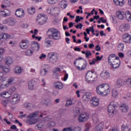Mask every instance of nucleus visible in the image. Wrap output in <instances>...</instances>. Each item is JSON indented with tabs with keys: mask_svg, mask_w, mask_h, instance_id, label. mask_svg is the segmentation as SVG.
Instances as JSON below:
<instances>
[{
	"mask_svg": "<svg viewBox=\"0 0 131 131\" xmlns=\"http://www.w3.org/2000/svg\"><path fill=\"white\" fill-rule=\"evenodd\" d=\"M96 92L97 95L106 97L111 93V86L107 83L100 84L96 86Z\"/></svg>",
	"mask_w": 131,
	"mask_h": 131,
	"instance_id": "f257e3e1",
	"label": "nucleus"
},
{
	"mask_svg": "<svg viewBox=\"0 0 131 131\" xmlns=\"http://www.w3.org/2000/svg\"><path fill=\"white\" fill-rule=\"evenodd\" d=\"M107 63L113 69L119 68L120 64H121L119 57L114 54H110L108 56Z\"/></svg>",
	"mask_w": 131,
	"mask_h": 131,
	"instance_id": "f03ea898",
	"label": "nucleus"
},
{
	"mask_svg": "<svg viewBox=\"0 0 131 131\" xmlns=\"http://www.w3.org/2000/svg\"><path fill=\"white\" fill-rule=\"evenodd\" d=\"M21 99V97L18 93H15L11 96V98L7 100H5L2 102V105L5 107H7V104L8 103H10L12 104V105H16V104H18L19 102H20V100Z\"/></svg>",
	"mask_w": 131,
	"mask_h": 131,
	"instance_id": "7ed1b4c3",
	"label": "nucleus"
},
{
	"mask_svg": "<svg viewBox=\"0 0 131 131\" xmlns=\"http://www.w3.org/2000/svg\"><path fill=\"white\" fill-rule=\"evenodd\" d=\"M74 65L78 70H84L88 66V62L82 57L77 58L74 61Z\"/></svg>",
	"mask_w": 131,
	"mask_h": 131,
	"instance_id": "20e7f679",
	"label": "nucleus"
},
{
	"mask_svg": "<svg viewBox=\"0 0 131 131\" xmlns=\"http://www.w3.org/2000/svg\"><path fill=\"white\" fill-rule=\"evenodd\" d=\"M38 114L39 112H35L33 113L30 114L28 116V122L31 125L35 124L38 122Z\"/></svg>",
	"mask_w": 131,
	"mask_h": 131,
	"instance_id": "39448f33",
	"label": "nucleus"
},
{
	"mask_svg": "<svg viewBox=\"0 0 131 131\" xmlns=\"http://www.w3.org/2000/svg\"><path fill=\"white\" fill-rule=\"evenodd\" d=\"M97 76L95 71H89L86 74L85 79L87 82H95L97 80Z\"/></svg>",
	"mask_w": 131,
	"mask_h": 131,
	"instance_id": "423d86ee",
	"label": "nucleus"
},
{
	"mask_svg": "<svg viewBox=\"0 0 131 131\" xmlns=\"http://www.w3.org/2000/svg\"><path fill=\"white\" fill-rule=\"evenodd\" d=\"M58 59H59V56L55 53L50 52L47 55L48 61L52 64H55L58 61Z\"/></svg>",
	"mask_w": 131,
	"mask_h": 131,
	"instance_id": "0eeeda50",
	"label": "nucleus"
},
{
	"mask_svg": "<svg viewBox=\"0 0 131 131\" xmlns=\"http://www.w3.org/2000/svg\"><path fill=\"white\" fill-rule=\"evenodd\" d=\"M48 32L50 34V36L53 39H60L61 37L60 32L56 29H50Z\"/></svg>",
	"mask_w": 131,
	"mask_h": 131,
	"instance_id": "6e6552de",
	"label": "nucleus"
},
{
	"mask_svg": "<svg viewBox=\"0 0 131 131\" xmlns=\"http://www.w3.org/2000/svg\"><path fill=\"white\" fill-rule=\"evenodd\" d=\"M117 106L114 102H112L110 104L107 108V111L110 114H112L113 116L116 112H117Z\"/></svg>",
	"mask_w": 131,
	"mask_h": 131,
	"instance_id": "1a4fd4ad",
	"label": "nucleus"
},
{
	"mask_svg": "<svg viewBox=\"0 0 131 131\" xmlns=\"http://www.w3.org/2000/svg\"><path fill=\"white\" fill-rule=\"evenodd\" d=\"M30 46V42L27 39H24L19 43V47L21 50H27Z\"/></svg>",
	"mask_w": 131,
	"mask_h": 131,
	"instance_id": "9d476101",
	"label": "nucleus"
},
{
	"mask_svg": "<svg viewBox=\"0 0 131 131\" xmlns=\"http://www.w3.org/2000/svg\"><path fill=\"white\" fill-rule=\"evenodd\" d=\"M90 105L92 107H98L100 103V99L97 97H92L90 100Z\"/></svg>",
	"mask_w": 131,
	"mask_h": 131,
	"instance_id": "9b49d317",
	"label": "nucleus"
},
{
	"mask_svg": "<svg viewBox=\"0 0 131 131\" xmlns=\"http://www.w3.org/2000/svg\"><path fill=\"white\" fill-rule=\"evenodd\" d=\"M89 117V115L87 114H81L78 116V120L79 122H85V121H88Z\"/></svg>",
	"mask_w": 131,
	"mask_h": 131,
	"instance_id": "f8f14e48",
	"label": "nucleus"
},
{
	"mask_svg": "<svg viewBox=\"0 0 131 131\" xmlns=\"http://www.w3.org/2000/svg\"><path fill=\"white\" fill-rule=\"evenodd\" d=\"M6 82L7 83L4 84V85H2V88L3 89H7V88H9L10 85L15 84V83H16V80H15V78H10L8 79Z\"/></svg>",
	"mask_w": 131,
	"mask_h": 131,
	"instance_id": "ddd939ff",
	"label": "nucleus"
},
{
	"mask_svg": "<svg viewBox=\"0 0 131 131\" xmlns=\"http://www.w3.org/2000/svg\"><path fill=\"white\" fill-rule=\"evenodd\" d=\"M117 17H131L130 12L129 11H126L125 13L123 11L118 10L116 13Z\"/></svg>",
	"mask_w": 131,
	"mask_h": 131,
	"instance_id": "4468645a",
	"label": "nucleus"
},
{
	"mask_svg": "<svg viewBox=\"0 0 131 131\" xmlns=\"http://www.w3.org/2000/svg\"><path fill=\"white\" fill-rule=\"evenodd\" d=\"M122 38L124 42L126 43H130L131 41V35L130 34L125 33L122 36Z\"/></svg>",
	"mask_w": 131,
	"mask_h": 131,
	"instance_id": "2eb2a0df",
	"label": "nucleus"
},
{
	"mask_svg": "<svg viewBox=\"0 0 131 131\" xmlns=\"http://www.w3.org/2000/svg\"><path fill=\"white\" fill-rule=\"evenodd\" d=\"M3 24H9L10 26H13L16 23V20H15L13 17L8 18L7 19L4 20L3 21Z\"/></svg>",
	"mask_w": 131,
	"mask_h": 131,
	"instance_id": "dca6fc26",
	"label": "nucleus"
},
{
	"mask_svg": "<svg viewBox=\"0 0 131 131\" xmlns=\"http://www.w3.org/2000/svg\"><path fill=\"white\" fill-rule=\"evenodd\" d=\"M11 37V36L8 33L0 32V40L2 41H6L7 39H9Z\"/></svg>",
	"mask_w": 131,
	"mask_h": 131,
	"instance_id": "f3484780",
	"label": "nucleus"
},
{
	"mask_svg": "<svg viewBox=\"0 0 131 131\" xmlns=\"http://www.w3.org/2000/svg\"><path fill=\"white\" fill-rule=\"evenodd\" d=\"M12 93L9 91H5L0 93V97L2 98H5V99H9V98H12Z\"/></svg>",
	"mask_w": 131,
	"mask_h": 131,
	"instance_id": "a211bd4d",
	"label": "nucleus"
},
{
	"mask_svg": "<svg viewBox=\"0 0 131 131\" xmlns=\"http://www.w3.org/2000/svg\"><path fill=\"white\" fill-rule=\"evenodd\" d=\"M126 81H124L121 79H118L117 81L116 82L115 85L116 88H118V89L121 88V86H123L124 84H125Z\"/></svg>",
	"mask_w": 131,
	"mask_h": 131,
	"instance_id": "6ab92c4d",
	"label": "nucleus"
},
{
	"mask_svg": "<svg viewBox=\"0 0 131 131\" xmlns=\"http://www.w3.org/2000/svg\"><path fill=\"white\" fill-rule=\"evenodd\" d=\"M100 76L103 79H108L110 77V73L107 70H103L101 73Z\"/></svg>",
	"mask_w": 131,
	"mask_h": 131,
	"instance_id": "aec40b11",
	"label": "nucleus"
},
{
	"mask_svg": "<svg viewBox=\"0 0 131 131\" xmlns=\"http://www.w3.org/2000/svg\"><path fill=\"white\" fill-rule=\"evenodd\" d=\"M40 45L37 42L33 41L31 45V49L34 51H39Z\"/></svg>",
	"mask_w": 131,
	"mask_h": 131,
	"instance_id": "412c9836",
	"label": "nucleus"
},
{
	"mask_svg": "<svg viewBox=\"0 0 131 131\" xmlns=\"http://www.w3.org/2000/svg\"><path fill=\"white\" fill-rule=\"evenodd\" d=\"M44 47L45 48H51V47H53V41L49 38L45 39Z\"/></svg>",
	"mask_w": 131,
	"mask_h": 131,
	"instance_id": "4be33fe9",
	"label": "nucleus"
},
{
	"mask_svg": "<svg viewBox=\"0 0 131 131\" xmlns=\"http://www.w3.org/2000/svg\"><path fill=\"white\" fill-rule=\"evenodd\" d=\"M47 20H48L47 17H38L36 18L37 22L40 24V25L45 24L47 22Z\"/></svg>",
	"mask_w": 131,
	"mask_h": 131,
	"instance_id": "5701e85b",
	"label": "nucleus"
},
{
	"mask_svg": "<svg viewBox=\"0 0 131 131\" xmlns=\"http://www.w3.org/2000/svg\"><path fill=\"white\" fill-rule=\"evenodd\" d=\"M130 27L129 25L127 24H123L120 26V30L122 32H125V31L128 30Z\"/></svg>",
	"mask_w": 131,
	"mask_h": 131,
	"instance_id": "b1692460",
	"label": "nucleus"
},
{
	"mask_svg": "<svg viewBox=\"0 0 131 131\" xmlns=\"http://www.w3.org/2000/svg\"><path fill=\"white\" fill-rule=\"evenodd\" d=\"M15 15L17 17H24L25 12L23 9H17L15 11Z\"/></svg>",
	"mask_w": 131,
	"mask_h": 131,
	"instance_id": "393cba45",
	"label": "nucleus"
},
{
	"mask_svg": "<svg viewBox=\"0 0 131 131\" xmlns=\"http://www.w3.org/2000/svg\"><path fill=\"white\" fill-rule=\"evenodd\" d=\"M128 106L124 103L121 104L120 106V110H121L123 113H126L128 111Z\"/></svg>",
	"mask_w": 131,
	"mask_h": 131,
	"instance_id": "a878e982",
	"label": "nucleus"
},
{
	"mask_svg": "<svg viewBox=\"0 0 131 131\" xmlns=\"http://www.w3.org/2000/svg\"><path fill=\"white\" fill-rule=\"evenodd\" d=\"M5 64L8 66L13 64V58L10 56L6 57L5 59Z\"/></svg>",
	"mask_w": 131,
	"mask_h": 131,
	"instance_id": "bb28decb",
	"label": "nucleus"
},
{
	"mask_svg": "<svg viewBox=\"0 0 131 131\" xmlns=\"http://www.w3.org/2000/svg\"><path fill=\"white\" fill-rule=\"evenodd\" d=\"M67 131H81L80 127H70L66 128Z\"/></svg>",
	"mask_w": 131,
	"mask_h": 131,
	"instance_id": "cd10ccee",
	"label": "nucleus"
},
{
	"mask_svg": "<svg viewBox=\"0 0 131 131\" xmlns=\"http://www.w3.org/2000/svg\"><path fill=\"white\" fill-rule=\"evenodd\" d=\"M104 123H101L95 127V131H103Z\"/></svg>",
	"mask_w": 131,
	"mask_h": 131,
	"instance_id": "c85d7f7f",
	"label": "nucleus"
},
{
	"mask_svg": "<svg viewBox=\"0 0 131 131\" xmlns=\"http://www.w3.org/2000/svg\"><path fill=\"white\" fill-rule=\"evenodd\" d=\"M52 12L54 14L55 16H59V14H60V8L58 7H54L52 8Z\"/></svg>",
	"mask_w": 131,
	"mask_h": 131,
	"instance_id": "c756f323",
	"label": "nucleus"
},
{
	"mask_svg": "<svg viewBox=\"0 0 131 131\" xmlns=\"http://www.w3.org/2000/svg\"><path fill=\"white\" fill-rule=\"evenodd\" d=\"M112 96L113 98H117V97H118V91L116 88H114L112 89Z\"/></svg>",
	"mask_w": 131,
	"mask_h": 131,
	"instance_id": "7c9ffc66",
	"label": "nucleus"
},
{
	"mask_svg": "<svg viewBox=\"0 0 131 131\" xmlns=\"http://www.w3.org/2000/svg\"><path fill=\"white\" fill-rule=\"evenodd\" d=\"M23 71V68L20 67H16L14 69V72L16 74H21Z\"/></svg>",
	"mask_w": 131,
	"mask_h": 131,
	"instance_id": "2f4dec72",
	"label": "nucleus"
},
{
	"mask_svg": "<svg viewBox=\"0 0 131 131\" xmlns=\"http://www.w3.org/2000/svg\"><path fill=\"white\" fill-rule=\"evenodd\" d=\"M91 97V93L87 92L85 95L83 96V100L85 102H88L89 100H90V98Z\"/></svg>",
	"mask_w": 131,
	"mask_h": 131,
	"instance_id": "473e14b6",
	"label": "nucleus"
},
{
	"mask_svg": "<svg viewBox=\"0 0 131 131\" xmlns=\"http://www.w3.org/2000/svg\"><path fill=\"white\" fill-rule=\"evenodd\" d=\"M35 84V81L32 80L28 82V88L29 90H33L34 85Z\"/></svg>",
	"mask_w": 131,
	"mask_h": 131,
	"instance_id": "72a5a7b5",
	"label": "nucleus"
},
{
	"mask_svg": "<svg viewBox=\"0 0 131 131\" xmlns=\"http://www.w3.org/2000/svg\"><path fill=\"white\" fill-rule=\"evenodd\" d=\"M124 1V0H114V3L116 6H120L121 7H122V6H123Z\"/></svg>",
	"mask_w": 131,
	"mask_h": 131,
	"instance_id": "f704fd0d",
	"label": "nucleus"
},
{
	"mask_svg": "<svg viewBox=\"0 0 131 131\" xmlns=\"http://www.w3.org/2000/svg\"><path fill=\"white\" fill-rule=\"evenodd\" d=\"M59 6L61 9H66V1H61L59 2Z\"/></svg>",
	"mask_w": 131,
	"mask_h": 131,
	"instance_id": "c9c22d12",
	"label": "nucleus"
},
{
	"mask_svg": "<svg viewBox=\"0 0 131 131\" xmlns=\"http://www.w3.org/2000/svg\"><path fill=\"white\" fill-rule=\"evenodd\" d=\"M55 88L57 89H59V90H61L63 89V84L60 82H55L54 84Z\"/></svg>",
	"mask_w": 131,
	"mask_h": 131,
	"instance_id": "e433bc0d",
	"label": "nucleus"
},
{
	"mask_svg": "<svg viewBox=\"0 0 131 131\" xmlns=\"http://www.w3.org/2000/svg\"><path fill=\"white\" fill-rule=\"evenodd\" d=\"M2 67H3V66L0 64V68H2ZM0 80H1L2 82L6 81V80H7V77H4V73L2 72H0Z\"/></svg>",
	"mask_w": 131,
	"mask_h": 131,
	"instance_id": "4c0bfd02",
	"label": "nucleus"
},
{
	"mask_svg": "<svg viewBox=\"0 0 131 131\" xmlns=\"http://www.w3.org/2000/svg\"><path fill=\"white\" fill-rule=\"evenodd\" d=\"M34 52V50H33L32 49L30 48L27 50L26 54L27 56H32V55H33Z\"/></svg>",
	"mask_w": 131,
	"mask_h": 131,
	"instance_id": "58836bf2",
	"label": "nucleus"
},
{
	"mask_svg": "<svg viewBox=\"0 0 131 131\" xmlns=\"http://www.w3.org/2000/svg\"><path fill=\"white\" fill-rule=\"evenodd\" d=\"M91 31L92 33L95 32V29H94V26H92L89 28L86 29V32L87 34H90V32Z\"/></svg>",
	"mask_w": 131,
	"mask_h": 131,
	"instance_id": "ea45409f",
	"label": "nucleus"
},
{
	"mask_svg": "<svg viewBox=\"0 0 131 131\" xmlns=\"http://www.w3.org/2000/svg\"><path fill=\"white\" fill-rule=\"evenodd\" d=\"M28 13L30 15H32L35 13V8L33 7H31L28 9Z\"/></svg>",
	"mask_w": 131,
	"mask_h": 131,
	"instance_id": "a19ab883",
	"label": "nucleus"
},
{
	"mask_svg": "<svg viewBox=\"0 0 131 131\" xmlns=\"http://www.w3.org/2000/svg\"><path fill=\"white\" fill-rule=\"evenodd\" d=\"M92 119L94 122H98L99 119H98V115H97V114H93L92 115Z\"/></svg>",
	"mask_w": 131,
	"mask_h": 131,
	"instance_id": "79ce46f5",
	"label": "nucleus"
},
{
	"mask_svg": "<svg viewBox=\"0 0 131 131\" xmlns=\"http://www.w3.org/2000/svg\"><path fill=\"white\" fill-rule=\"evenodd\" d=\"M60 0H47L49 5H56Z\"/></svg>",
	"mask_w": 131,
	"mask_h": 131,
	"instance_id": "37998d69",
	"label": "nucleus"
},
{
	"mask_svg": "<svg viewBox=\"0 0 131 131\" xmlns=\"http://www.w3.org/2000/svg\"><path fill=\"white\" fill-rule=\"evenodd\" d=\"M85 55V58L86 59H90V57H92V53L91 52V51L90 50H87L86 51V54Z\"/></svg>",
	"mask_w": 131,
	"mask_h": 131,
	"instance_id": "c03bdc74",
	"label": "nucleus"
},
{
	"mask_svg": "<svg viewBox=\"0 0 131 131\" xmlns=\"http://www.w3.org/2000/svg\"><path fill=\"white\" fill-rule=\"evenodd\" d=\"M118 49L119 51H123V49H124V45L122 43H120L118 46Z\"/></svg>",
	"mask_w": 131,
	"mask_h": 131,
	"instance_id": "a18cd8bd",
	"label": "nucleus"
},
{
	"mask_svg": "<svg viewBox=\"0 0 131 131\" xmlns=\"http://www.w3.org/2000/svg\"><path fill=\"white\" fill-rule=\"evenodd\" d=\"M1 68L2 69V70L4 71V72H5V73H9L10 69L7 68V67L2 66Z\"/></svg>",
	"mask_w": 131,
	"mask_h": 131,
	"instance_id": "49530a36",
	"label": "nucleus"
},
{
	"mask_svg": "<svg viewBox=\"0 0 131 131\" xmlns=\"http://www.w3.org/2000/svg\"><path fill=\"white\" fill-rule=\"evenodd\" d=\"M122 131H129L130 129L128 127L127 125H123L122 127Z\"/></svg>",
	"mask_w": 131,
	"mask_h": 131,
	"instance_id": "de8ad7c7",
	"label": "nucleus"
},
{
	"mask_svg": "<svg viewBox=\"0 0 131 131\" xmlns=\"http://www.w3.org/2000/svg\"><path fill=\"white\" fill-rule=\"evenodd\" d=\"M8 29V27L6 26H4L0 24V30L2 31H5V30H7Z\"/></svg>",
	"mask_w": 131,
	"mask_h": 131,
	"instance_id": "09e8293b",
	"label": "nucleus"
},
{
	"mask_svg": "<svg viewBox=\"0 0 131 131\" xmlns=\"http://www.w3.org/2000/svg\"><path fill=\"white\" fill-rule=\"evenodd\" d=\"M57 72H61V69L59 68H56L55 70L53 71L54 75H58V74H57Z\"/></svg>",
	"mask_w": 131,
	"mask_h": 131,
	"instance_id": "8fccbe9b",
	"label": "nucleus"
},
{
	"mask_svg": "<svg viewBox=\"0 0 131 131\" xmlns=\"http://www.w3.org/2000/svg\"><path fill=\"white\" fill-rule=\"evenodd\" d=\"M92 125L90 123H87L85 125V129L84 131L90 130V128H91Z\"/></svg>",
	"mask_w": 131,
	"mask_h": 131,
	"instance_id": "3c124183",
	"label": "nucleus"
},
{
	"mask_svg": "<svg viewBox=\"0 0 131 131\" xmlns=\"http://www.w3.org/2000/svg\"><path fill=\"white\" fill-rule=\"evenodd\" d=\"M44 67H46L43 69L44 72H45L46 73H48L49 72V69L50 68V67L48 64H45L44 65Z\"/></svg>",
	"mask_w": 131,
	"mask_h": 131,
	"instance_id": "603ef678",
	"label": "nucleus"
},
{
	"mask_svg": "<svg viewBox=\"0 0 131 131\" xmlns=\"http://www.w3.org/2000/svg\"><path fill=\"white\" fill-rule=\"evenodd\" d=\"M126 83L127 84L128 88H131V78H129L126 80Z\"/></svg>",
	"mask_w": 131,
	"mask_h": 131,
	"instance_id": "864d4df0",
	"label": "nucleus"
},
{
	"mask_svg": "<svg viewBox=\"0 0 131 131\" xmlns=\"http://www.w3.org/2000/svg\"><path fill=\"white\" fill-rule=\"evenodd\" d=\"M96 62H97L96 58H93L91 61H89V64L90 65H94L96 64Z\"/></svg>",
	"mask_w": 131,
	"mask_h": 131,
	"instance_id": "5fc2aeb1",
	"label": "nucleus"
},
{
	"mask_svg": "<svg viewBox=\"0 0 131 131\" xmlns=\"http://www.w3.org/2000/svg\"><path fill=\"white\" fill-rule=\"evenodd\" d=\"M4 11L5 12V15H6V17H8L9 16L11 15V12L9 11V10H7V9H5V10H4Z\"/></svg>",
	"mask_w": 131,
	"mask_h": 131,
	"instance_id": "6e6d98bb",
	"label": "nucleus"
},
{
	"mask_svg": "<svg viewBox=\"0 0 131 131\" xmlns=\"http://www.w3.org/2000/svg\"><path fill=\"white\" fill-rule=\"evenodd\" d=\"M5 4L7 7H10L11 6V1L10 0H5Z\"/></svg>",
	"mask_w": 131,
	"mask_h": 131,
	"instance_id": "4d7b16f0",
	"label": "nucleus"
},
{
	"mask_svg": "<svg viewBox=\"0 0 131 131\" xmlns=\"http://www.w3.org/2000/svg\"><path fill=\"white\" fill-rule=\"evenodd\" d=\"M81 20H83V17H77L76 19L75 20V22L76 23H78V22H80V21H81Z\"/></svg>",
	"mask_w": 131,
	"mask_h": 131,
	"instance_id": "13d9d810",
	"label": "nucleus"
},
{
	"mask_svg": "<svg viewBox=\"0 0 131 131\" xmlns=\"http://www.w3.org/2000/svg\"><path fill=\"white\" fill-rule=\"evenodd\" d=\"M83 34L84 35V38L85 40V41L88 42V41L90 40V38L88 37V34H86V32H84Z\"/></svg>",
	"mask_w": 131,
	"mask_h": 131,
	"instance_id": "bf43d9fd",
	"label": "nucleus"
},
{
	"mask_svg": "<svg viewBox=\"0 0 131 131\" xmlns=\"http://www.w3.org/2000/svg\"><path fill=\"white\" fill-rule=\"evenodd\" d=\"M117 19H121V20H122L123 19V17H113V22L114 23H117Z\"/></svg>",
	"mask_w": 131,
	"mask_h": 131,
	"instance_id": "052dcab7",
	"label": "nucleus"
},
{
	"mask_svg": "<svg viewBox=\"0 0 131 131\" xmlns=\"http://www.w3.org/2000/svg\"><path fill=\"white\" fill-rule=\"evenodd\" d=\"M66 23V17H64L63 18V27L64 30H66V26L65 25Z\"/></svg>",
	"mask_w": 131,
	"mask_h": 131,
	"instance_id": "680f3d73",
	"label": "nucleus"
},
{
	"mask_svg": "<svg viewBox=\"0 0 131 131\" xmlns=\"http://www.w3.org/2000/svg\"><path fill=\"white\" fill-rule=\"evenodd\" d=\"M72 104V100H68L66 103V106H70Z\"/></svg>",
	"mask_w": 131,
	"mask_h": 131,
	"instance_id": "e2e57ef3",
	"label": "nucleus"
},
{
	"mask_svg": "<svg viewBox=\"0 0 131 131\" xmlns=\"http://www.w3.org/2000/svg\"><path fill=\"white\" fill-rule=\"evenodd\" d=\"M95 50H96L97 52H100V51H101V47H100V45H96L95 46Z\"/></svg>",
	"mask_w": 131,
	"mask_h": 131,
	"instance_id": "0e129e2a",
	"label": "nucleus"
},
{
	"mask_svg": "<svg viewBox=\"0 0 131 131\" xmlns=\"http://www.w3.org/2000/svg\"><path fill=\"white\" fill-rule=\"evenodd\" d=\"M47 58V55L44 54H41V55L39 56V59L40 60H42V59H46Z\"/></svg>",
	"mask_w": 131,
	"mask_h": 131,
	"instance_id": "69168bd1",
	"label": "nucleus"
},
{
	"mask_svg": "<svg viewBox=\"0 0 131 131\" xmlns=\"http://www.w3.org/2000/svg\"><path fill=\"white\" fill-rule=\"evenodd\" d=\"M103 59V55H102L101 57L100 56H96L95 60L96 61H101Z\"/></svg>",
	"mask_w": 131,
	"mask_h": 131,
	"instance_id": "338daca9",
	"label": "nucleus"
},
{
	"mask_svg": "<svg viewBox=\"0 0 131 131\" xmlns=\"http://www.w3.org/2000/svg\"><path fill=\"white\" fill-rule=\"evenodd\" d=\"M21 28H28V25L23 24L21 25Z\"/></svg>",
	"mask_w": 131,
	"mask_h": 131,
	"instance_id": "774afa93",
	"label": "nucleus"
}]
</instances>
